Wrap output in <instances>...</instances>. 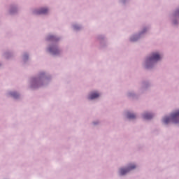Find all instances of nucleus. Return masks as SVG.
<instances>
[{"instance_id":"nucleus-1","label":"nucleus","mask_w":179,"mask_h":179,"mask_svg":"<svg viewBox=\"0 0 179 179\" xmlns=\"http://www.w3.org/2000/svg\"><path fill=\"white\" fill-rule=\"evenodd\" d=\"M179 120V110L172 113L171 117H166L164 118V123L169 124L170 121H172L174 124H177Z\"/></svg>"},{"instance_id":"nucleus-2","label":"nucleus","mask_w":179,"mask_h":179,"mask_svg":"<svg viewBox=\"0 0 179 179\" xmlns=\"http://www.w3.org/2000/svg\"><path fill=\"white\" fill-rule=\"evenodd\" d=\"M162 57L160 56V55H159V53L155 52V53H152L151 57H150L148 59H147V62H155L156 61H159V59H161Z\"/></svg>"},{"instance_id":"nucleus-3","label":"nucleus","mask_w":179,"mask_h":179,"mask_svg":"<svg viewBox=\"0 0 179 179\" xmlns=\"http://www.w3.org/2000/svg\"><path fill=\"white\" fill-rule=\"evenodd\" d=\"M136 166L135 165H130L127 169H120V174L121 176H125V174H127V173H128L129 171H131V170H134V169H136Z\"/></svg>"},{"instance_id":"nucleus-4","label":"nucleus","mask_w":179,"mask_h":179,"mask_svg":"<svg viewBox=\"0 0 179 179\" xmlns=\"http://www.w3.org/2000/svg\"><path fill=\"white\" fill-rule=\"evenodd\" d=\"M50 52H52L54 55L58 54L59 52V50H58V48L56 46H52L49 48Z\"/></svg>"},{"instance_id":"nucleus-5","label":"nucleus","mask_w":179,"mask_h":179,"mask_svg":"<svg viewBox=\"0 0 179 179\" xmlns=\"http://www.w3.org/2000/svg\"><path fill=\"white\" fill-rule=\"evenodd\" d=\"M99 96H100V94L99 93L92 92L90 94V95L89 96V99L94 100V99H97V97H99Z\"/></svg>"},{"instance_id":"nucleus-6","label":"nucleus","mask_w":179,"mask_h":179,"mask_svg":"<svg viewBox=\"0 0 179 179\" xmlns=\"http://www.w3.org/2000/svg\"><path fill=\"white\" fill-rule=\"evenodd\" d=\"M47 12H48V8H41L39 11L36 12V14L37 15H45V13H47Z\"/></svg>"},{"instance_id":"nucleus-7","label":"nucleus","mask_w":179,"mask_h":179,"mask_svg":"<svg viewBox=\"0 0 179 179\" xmlns=\"http://www.w3.org/2000/svg\"><path fill=\"white\" fill-rule=\"evenodd\" d=\"M153 115L150 114V113H145L143 115V117L145 118V120H150V118H152Z\"/></svg>"},{"instance_id":"nucleus-8","label":"nucleus","mask_w":179,"mask_h":179,"mask_svg":"<svg viewBox=\"0 0 179 179\" xmlns=\"http://www.w3.org/2000/svg\"><path fill=\"white\" fill-rule=\"evenodd\" d=\"M136 116L134 113H127V117H129L130 120H134V118H136Z\"/></svg>"},{"instance_id":"nucleus-9","label":"nucleus","mask_w":179,"mask_h":179,"mask_svg":"<svg viewBox=\"0 0 179 179\" xmlns=\"http://www.w3.org/2000/svg\"><path fill=\"white\" fill-rule=\"evenodd\" d=\"M11 96H13V97H15L16 99L17 97L19 96V94H17L16 92H13L11 93Z\"/></svg>"},{"instance_id":"nucleus-10","label":"nucleus","mask_w":179,"mask_h":179,"mask_svg":"<svg viewBox=\"0 0 179 179\" xmlns=\"http://www.w3.org/2000/svg\"><path fill=\"white\" fill-rule=\"evenodd\" d=\"M54 38V36H49L48 39L49 40H52Z\"/></svg>"},{"instance_id":"nucleus-11","label":"nucleus","mask_w":179,"mask_h":179,"mask_svg":"<svg viewBox=\"0 0 179 179\" xmlns=\"http://www.w3.org/2000/svg\"><path fill=\"white\" fill-rule=\"evenodd\" d=\"M131 41H135V39H131Z\"/></svg>"},{"instance_id":"nucleus-12","label":"nucleus","mask_w":179,"mask_h":179,"mask_svg":"<svg viewBox=\"0 0 179 179\" xmlns=\"http://www.w3.org/2000/svg\"><path fill=\"white\" fill-rule=\"evenodd\" d=\"M178 13H179V11H178Z\"/></svg>"}]
</instances>
